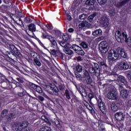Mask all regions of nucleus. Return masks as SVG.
Returning a JSON list of instances; mask_svg holds the SVG:
<instances>
[{
    "label": "nucleus",
    "mask_w": 131,
    "mask_h": 131,
    "mask_svg": "<svg viewBox=\"0 0 131 131\" xmlns=\"http://www.w3.org/2000/svg\"><path fill=\"white\" fill-rule=\"evenodd\" d=\"M6 46L8 49H10L11 51H4L3 52V56L5 58V59H9V61H6L4 62V64L7 67L9 68V69H12L13 70V68H15V69H18L19 67L17 65V61L14 60V54L15 56H17V57H20L21 53L19 50L16 48V47L10 43H7Z\"/></svg>",
    "instance_id": "f257e3e1"
},
{
    "label": "nucleus",
    "mask_w": 131,
    "mask_h": 131,
    "mask_svg": "<svg viewBox=\"0 0 131 131\" xmlns=\"http://www.w3.org/2000/svg\"><path fill=\"white\" fill-rule=\"evenodd\" d=\"M117 52L114 50H111L108 52L107 58L108 59V64L110 66H113V62L118 59L119 55L124 59L127 58V54L124 52V49L122 47H118L117 49Z\"/></svg>",
    "instance_id": "f03ea898"
},
{
    "label": "nucleus",
    "mask_w": 131,
    "mask_h": 131,
    "mask_svg": "<svg viewBox=\"0 0 131 131\" xmlns=\"http://www.w3.org/2000/svg\"><path fill=\"white\" fill-rule=\"evenodd\" d=\"M115 37L117 41L118 42H123L125 41L127 43L128 47H129L131 49V36L127 38V34H126L124 32H122L120 31H118L115 34Z\"/></svg>",
    "instance_id": "7ed1b4c3"
},
{
    "label": "nucleus",
    "mask_w": 131,
    "mask_h": 131,
    "mask_svg": "<svg viewBox=\"0 0 131 131\" xmlns=\"http://www.w3.org/2000/svg\"><path fill=\"white\" fill-rule=\"evenodd\" d=\"M29 122L28 121L25 120L22 122H13L12 123V128H14L16 131H22L23 129H25L28 127Z\"/></svg>",
    "instance_id": "20e7f679"
},
{
    "label": "nucleus",
    "mask_w": 131,
    "mask_h": 131,
    "mask_svg": "<svg viewBox=\"0 0 131 131\" xmlns=\"http://www.w3.org/2000/svg\"><path fill=\"white\" fill-rule=\"evenodd\" d=\"M84 67L86 69L89 68V72L90 73H94L96 77H99V76H100L101 69H100V66L97 63L94 62L92 68H90V65L89 64V63L84 64Z\"/></svg>",
    "instance_id": "39448f33"
},
{
    "label": "nucleus",
    "mask_w": 131,
    "mask_h": 131,
    "mask_svg": "<svg viewBox=\"0 0 131 131\" xmlns=\"http://www.w3.org/2000/svg\"><path fill=\"white\" fill-rule=\"evenodd\" d=\"M96 100L98 107L99 108L100 111L103 113V114H106V112H107V107L106 106L105 103L103 102L102 97L99 96L98 98H96Z\"/></svg>",
    "instance_id": "423d86ee"
},
{
    "label": "nucleus",
    "mask_w": 131,
    "mask_h": 131,
    "mask_svg": "<svg viewBox=\"0 0 131 131\" xmlns=\"http://www.w3.org/2000/svg\"><path fill=\"white\" fill-rule=\"evenodd\" d=\"M119 91L120 92V96H121L123 99H127L130 97L131 95L129 90L124 89L122 85H120L119 87Z\"/></svg>",
    "instance_id": "0eeeda50"
},
{
    "label": "nucleus",
    "mask_w": 131,
    "mask_h": 131,
    "mask_svg": "<svg viewBox=\"0 0 131 131\" xmlns=\"http://www.w3.org/2000/svg\"><path fill=\"white\" fill-rule=\"evenodd\" d=\"M115 117L116 120L119 121L120 123H121L119 127H122V126H123V123H122V121H124V118H125V115H124V113H122V112H117L115 115Z\"/></svg>",
    "instance_id": "6e6552de"
},
{
    "label": "nucleus",
    "mask_w": 131,
    "mask_h": 131,
    "mask_svg": "<svg viewBox=\"0 0 131 131\" xmlns=\"http://www.w3.org/2000/svg\"><path fill=\"white\" fill-rule=\"evenodd\" d=\"M99 48L101 53L106 54L109 50V44L106 41H102L99 43Z\"/></svg>",
    "instance_id": "1a4fd4ad"
},
{
    "label": "nucleus",
    "mask_w": 131,
    "mask_h": 131,
    "mask_svg": "<svg viewBox=\"0 0 131 131\" xmlns=\"http://www.w3.org/2000/svg\"><path fill=\"white\" fill-rule=\"evenodd\" d=\"M122 104L123 102L122 100H118L116 102H112L111 105L112 111H113V112H116V111H118L119 108H120V106L122 105Z\"/></svg>",
    "instance_id": "9d476101"
},
{
    "label": "nucleus",
    "mask_w": 131,
    "mask_h": 131,
    "mask_svg": "<svg viewBox=\"0 0 131 131\" xmlns=\"http://www.w3.org/2000/svg\"><path fill=\"white\" fill-rule=\"evenodd\" d=\"M83 78H84L83 82L86 84H92V78L91 77V75L90 74L89 71H88L86 70L83 71Z\"/></svg>",
    "instance_id": "9b49d317"
},
{
    "label": "nucleus",
    "mask_w": 131,
    "mask_h": 131,
    "mask_svg": "<svg viewBox=\"0 0 131 131\" xmlns=\"http://www.w3.org/2000/svg\"><path fill=\"white\" fill-rule=\"evenodd\" d=\"M72 49L75 51V53L80 56H84L85 53L81 47L76 45V44H73L72 46Z\"/></svg>",
    "instance_id": "f8f14e48"
},
{
    "label": "nucleus",
    "mask_w": 131,
    "mask_h": 131,
    "mask_svg": "<svg viewBox=\"0 0 131 131\" xmlns=\"http://www.w3.org/2000/svg\"><path fill=\"white\" fill-rule=\"evenodd\" d=\"M118 68L119 70H127L129 68V66L127 64V62L125 59H122L120 62L119 63Z\"/></svg>",
    "instance_id": "ddd939ff"
},
{
    "label": "nucleus",
    "mask_w": 131,
    "mask_h": 131,
    "mask_svg": "<svg viewBox=\"0 0 131 131\" xmlns=\"http://www.w3.org/2000/svg\"><path fill=\"white\" fill-rule=\"evenodd\" d=\"M16 79L17 80L15 83L16 88L17 89H19V91L23 90V88L25 86L24 84V80H23V79L20 77H17Z\"/></svg>",
    "instance_id": "4468645a"
},
{
    "label": "nucleus",
    "mask_w": 131,
    "mask_h": 131,
    "mask_svg": "<svg viewBox=\"0 0 131 131\" xmlns=\"http://www.w3.org/2000/svg\"><path fill=\"white\" fill-rule=\"evenodd\" d=\"M107 97L109 100H117V93L116 91L112 90L107 93Z\"/></svg>",
    "instance_id": "2eb2a0df"
},
{
    "label": "nucleus",
    "mask_w": 131,
    "mask_h": 131,
    "mask_svg": "<svg viewBox=\"0 0 131 131\" xmlns=\"http://www.w3.org/2000/svg\"><path fill=\"white\" fill-rule=\"evenodd\" d=\"M100 23L103 27L106 28L109 26V19L107 16H103L101 18Z\"/></svg>",
    "instance_id": "dca6fc26"
},
{
    "label": "nucleus",
    "mask_w": 131,
    "mask_h": 131,
    "mask_svg": "<svg viewBox=\"0 0 131 131\" xmlns=\"http://www.w3.org/2000/svg\"><path fill=\"white\" fill-rule=\"evenodd\" d=\"M117 80L119 83V88L120 86V85H122V86H123V85H126V83H127L125 78H124L123 76L118 77L117 78Z\"/></svg>",
    "instance_id": "f3484780"
},
{
    "label": "nucleus",
    "mask_w": 131,
    "mask_h": 131,
    "mask_svg": "<svg viewBox=\"0 0 131 131\" xmlns=\"http://www.w3.org/2000/svg\"><path fill=\"white\" fill-rule=\"evenodd\" d=\"M3 84H6L7 86L4 87V89H5V90H11V89H13V90L15 89V88H17L16 87V84L14 83L13 82H8L7 83L6 82H4V83H3ZM13 85H14V87L13 86Z\"/></svg>",
    "instance_id": "a211bd4d"
},
{
    "label": "nucleus",
    "mask_w": 131,
    "mask_h": 131,
    "mask_svg": "<svg viewBox=\"0 0 131 131\" xmlns=\"http://www.w3.org/2000/svg\"><path fill=\"white\" fill-rule=\"evenodd\" d=\"M28 29L29 31L32 33V36H33L34 35V32L36 31V27L35 26V25L34 24H30L28 26Z\"/></svg>",
    "instance_id": "6ab92c4d"
},
{
    "label": "nucleus",
    "mask_w": 131,
    "mask_h": 131,
    "mask_svg": "<svg viewBox=\"0 0 131 131\" xmlns=\"http://www.w3.org/2000/svg\"><path fill=\"white\" fill-rule=\"evenodd\" d=\"M78 92H79V94H80L81 96L83 97H86L88 96V93L85 91V89H83L82 86H80L77 88Z\"/></svg>",
    "instance_id": "aec40b11"
},
{
    "label": "nucleus",
    "mask_w": 131,
    "mask_h": 131,
    "mask_svg": "<svg viewBox=\"0 0 131 131\" xmlns=\"http://www.w3.org/2000/svg\"><path fill=\"white\" fill-rule=\"evenodd\" d=\"M50 95H53V96H59V88L56 86H53L51 90Z\"/></svg>",
    "instance_id": "412c9836"
},
{
    "label": "nucleus",
    "mask_w": 131,
    "mask_h": 131,
    "mask_svg": "<svg viewBox=\"0 0 131 131\" xmlns=\"http://www.w3.org/2000/svg\"><path fill=\"white\" fill-rule=\"evenodd\" d=\"M42 88L44 89L46 92H47L49 94H51L52 92V90L53 89V85H47V84H43Z\"/></svg>",
    "instance_id": "4be33fe9"
},
{
    "label": "nucleus",
    "mask_w": 131,
    "mask_h": 131,
    "mask_svg": "<svg viewBox=\"0 0 131 131\" xmlns=\"http://www.w3.org/2000/svg\"><path fill=\"white\" fill-rule=\"evenodd\" d=\"M95 106H96L95 104H89L86 105L87 109L90 111L92 115H95V114H96V112H95V110H94V109H95Z\"/></svg>",
    "instance_id": "5701e85b"
},
{
    "label": "nucleus",
    "mask_w": 131,
    "mask_h": 131,
    "mask_svg": "<svg viewBox=\"0 0 131 131\" xmlns=\"http://www.w3.org/2000/svg\"><path fill=\"white\" fill-rule=\"evenodd\" d=\"M103 33V31H102V30L101 29H96L93 31L92 35L94 36H95V37H97L98 36H101Z\"/></svg>",
    "instance_id": "b1692460"
},
{
    "label": "nucleus",
    "mask_w": 131,
    "mask_h": 131,
    "mask_svg": "<svg viewBox=\"0 0 131 131\" xmlns=\"http://www.w3.org/2000/svg\"><path fill=\"white\" fill-rule=\"evenodd\" d=\"M71 49H72V46L71 47L68 46L67 48H64L63 51L67 55L71 56L73 54V51Z\"/></svg>",
    "instance_id": "393cba45"
},
{
    "label": "nucleus",
    "mask_w": 131,
    "mask_h": 131,
    "mask_svg": "<svg viewBox=\"0 0 131 131\" xmlns=\"http://www.w3.org/2000/svg\"><path fill=\"white\" fill-rule=\"evenodd\" d=\"M130 0H123L122 2H119L117 3V8H120L121 7H123L124 5H126V4L129 2Z\"/></svg>",
    "instance_id": "a878e982"
},
{
    "label": "nucleus",
    "mask_w": 131,
    "mask_h": 131,
    "mask_svg": "<svg viewBox=\"0 0 131 131\" xmlns=\"http://www.w3.org/2000/svg\"><path fill=\"white\" fill-rule=\"evenodd\" d=\"M5 29L0 28V41L5 42V39H4V35H5Z\"/></svg>",
    "instance_id": "bb28decb"
},
{
    "label": "nucleus",
    "mask_w": 131,
    "mask_h": 131,
    "mask_svg": "<svg viewBox=\"0 0 131 131\" xmlns=\"http://www.w3.org/2000/svg\"><path fill=\"white\" fill-rule=\"evenodd\" d=\"M15 118H16V115L13 113H10L7 115L6 116V119L8 121H10V122L12 121V120Z\"/></svg>",
    "instance_id": "cd10ccee"
},
{
    "label": "nucleus",
    "mask_w": 131,
    "mask_h": 131,
    "mask_svg": "<svg viewBox=\"0 0 131 131\" xmlns=\"http://www.w3.org/2000/svg\"><path fill=\"white\" fill-rule=\"evenodd\" d=\"M50 42H51L52 47L54 49H58V44L55 39H54V37H52L51 39H49Z\"/></svg>",
    "instance_id": "c85d7f7f"
},
{
    "label": "nucleus",
    "mask_w": 131,
    "mask_h": 131,
    "mask_svg": "<svg viewBox=\"0 0 131 131\" xmlns=\"http://www.w3.org/2000/svg\"><path fill=\"white\" fill-rule=\"evenodd\" d=\"M41 37L43 38V39H46V38H47V39H49V40H50V39H52V36L51 35H49V34L45 32L42 33Z\"/></svg>",
    "instance_id": "c756f323"
},
{
    "label": "nucleus",
    "mask_w": 131,
    "mask_h": 131,
    "mask_svg": "<svg viewBox=\"0 0 131 131\" xmlns=\"http://www.w3.org/2000/svg\"><path fill=\"white\" fill-rule=\"evenodd\" d=\"M33 64L34 66H36V67H40V66H41V63L39 60V58L33 59Z\"/></svg>",
    "instance_id": "7c9ffc66"
},
{
    "label": "nucleus",
    "mask_w": 131,
    "mask_h": 131,
    "mask_svg": "<svg viewBox=\"0 0 131 131\" xmlns=\"http://www.w3.org/2000/svg\"><path fill=\"white\" fill-rule=\"evenodd\" d=\"M100 66L101 68H103L104 70H107L108 69V66L107 65L106 61H100Z\"/></svg>",
    "instance_id": "2f4dec72"
},
{
    "label": "nucleus",
    "mask_w": 131,
    "mask_h": 131,
    "mask_svg": "<svg viewBox=\"0 0 131 131\" xmlns=\"http://www.w3.org/2000/svg\"><path fill=\"white\" fill-rule=\"evenodd\" d=\"M54 124L56 125V127L58 128V129L61 130L62 129V124L59 120L56 119L54 121Z\"/></svg>",
    "instance_id": "473e14b6"
},
{
    "label": "nucleus",
    "mask_w": 131,
    "mask_h": 131,
    "mask_svg": "<svg viewBox=\"0 0 131 131\" xmlns=\"http://www.w3.org/2000/svg\"><path fill=\"white\" fill-rule=\"evenodd\" d=\"M125 105L127 108H130L131 107V96L126 100Z\"/></svg>",
    "instance_id": "72a5a7b5"
},
{
    "label": "nucleus",
    "mask_w": 131,
    "mask_h": 131,
    "mask_svg": "<svg viewBox=\"0 0 131 131\" xmlns=\"http://www.w3.org/2000/svg\"><path fill=\"white\" fill-rule=\"evenodd\" d=\"M56 57H58V58L63 60V59H64V54H63L61 51L58 50H57Z\"/></svg>",
    "instance_id": "f704fd0d"
},
{
    "label": "nucleus",
    "mask_w": 131,
    "mask_h": 131,
    "mask_svg": "<svg viewBox=\"0 0 131 131\" xmlns=\"http://www.w3.org/2000/svg\"><path fill=\"white\" fill-rule=\"evenodd\" d=\"M98 15V13L94 12L88 17V20L90 22H93L94 18Z\"/></svg>",
    "instance_id": "c9c22d12"
},
{
    "label": "nucleus",
    "mask_w": 131,
    "mask_h": 131,
    "mask_svg": "<svg viewBox=\"0 0 131 131\" xmlns=\"http://www.w3.org/2000/svg\"><path fill=\"white\" fill-rule=\"evenodd\" d=\"M59 43L61 47H62V48H64V49H66V48L70 47V44L67 43L66 41H61Z\"/></svg>",
    "instance_id": "e433bc0d"
},
{
    "label": "nucleus",
    "mask_w": 131,
    "mask_h": 131,
    "mask_svg": "<svg viewBox=\"0 0 131 131\" xmlns=\"http://www.w3.org/2000/svg\"><path fill=\"white\" fill-rule=\"evenodd\" d=\"M96 3V0H86L85 5L86 6H94Z\"/></svg>",
    "instance_id": "4c0bfd02"
},
{
    "label": "nucleus",
    "mask_w": 131,
    "mask_h": 131,
    "mask_svg": "<svg viewBox=\"0 0 131 131\" xmlns=\"http://www.w3.org/2000/svg\"><path fill=\"white\" fill-rule=\"evenodd\" d=\"M0 10L2 13H7L8 10H9V7L5 5H2L0 7Z\"/></svg>",
    "instance_id": "58836bf2"
},
{
    "label": "nucleus",
    "mask_w": 131,
    "mask_h": 131,
    "mask_svg": "<svg viewBox=\"0 0 131 131\" xmlns=\"http://www.w3.org/2000/svg\"><path fill=\"white\" fill-rule=\"evenodd\" d=\"M58 89L61 91V95H63L64 94V91H65V85L60 83L58 85Z\"/></svg>",
    "instance_id": "ea45409f"
},
{
    "label": "nucleus",
    "mask_w": 131,
    "mask_h": 131,
    "mask_svg": "<svg viewBox=\"0 0 131 131\" xmlns=\"http://www.w3.org/2000/svg\"><path fill=\"white\" fill-rule=\"evenodd\" d=\"M8 112H9V111H8V110L7 109L3 110L1 114V117H2L3 118L6 117V116H7V115L8 114Z\"/></svg>",
    "instance_id": "a19ab883"
},
{
    "label": "nucleus",
    "mask_w": 131,
    "mask_h": 131,
    "mask_svg": "<svg viewBox=\"0 0 131 131\" xmlns=\"http://www.w3.org/2000/svg\"><path fill=\"white\" fill-rule=\"evenodd\" d=\"M31 56L32 58H33V59H38L39 58V56L37 54V53L35 52H32L31 53Z\"/></svg>",
    "instance_id": "79ce46f5"
},
{
    "label": "nucleus",
    "mask_w": 131,
    "mask_h": 131,
    "mask_svg": "<svg viewBox=\"0 0 131 131\" xmlns=\"http://www.w3.org/2000/svg\"><path fill=\"white\" fill-rule=\"evenodd\" d=\"M76 70L77 73H80V72H82V66L80 64H78L76 67Z\"/></svg>",
    "instance_id": "37998d69"
},
{
    "label": "nucleus",
    "mask_w": 131,
    "mask_h": 131,
    "mask_svg": "<svg viewBox=\"0 0 131 131\" xmlns=\"http://www.w3.org/2000/svg\"><path fill=\"white\" fill-rule=\"evenodd\" d=\"M40 131H52V129L51 128V127H49L48 126H44L40 128Z\"/></svg>",
    "instance_id": "c03bdc74"
},
{
    "label": "nucleus",
    "mask_w": 131,
    "mask_h": 131,
    "mask_svg": "<svg viewBox=\"0 0 131 131\" xmlns=\"http://www.w3.org/2000/svg\"><path fill=\"white\" fill-rule=\"evenodd\" d=\"M35 91H36V92H37V93H38L39 94H42L43 93L42 88L38 85H37V86L36 87V89H35Z\"/></svg>",
    "instance_id": "a18cd8bd"
},
{
    "label": "nucleus",
    "mask_w": 131,
    "mask_h": 131,
    "mask_svg": "<svg viewBox=\"0 0 131 131\" xmlns=\"http://www.w3.org/2000/svg\"><path fill=\"white\" fill-rule=\"evenodd\" d=\"M112 75H118V68H114L112 72Z\"/></svg>",
    "instance_id": "49530a36"
},
{
    "label": "nucleus",
    "mask_w": 131,
    "mask_h": 131,
    "mask_svg": "<svg viewBox=\"0 0 131 131\" xmlns=\"http://www.w3.org/2000/svg\"><path fill=\"white\" fill-rule=\"evenodd\" d=\"M80 46L83 49H88L89 48V45H88V43L84 41H82L80 43Z\"/></svg>",
    "instance_id": "de8ad7c7"
},
{
    "label": "nucleus",
    "mask_w": 131,
    "mask_h": 131,
    "mask_svg": "<svg viewBox=\"0 0 131 131\" xmlns=\"http://www.w3.org/2000/svg\"><path fill=\"white\" fill-rule=\"evenodd\" d=\"M57 51L55 49H50L49 52L51 54V55H52L53 56H55L56 57L57 55Z\"/></svg>",
    "instance_id": "09e8293b"
},
{
    "label": "nucleus",
    "mask_w": 131,
    "mask_h": 131,
    "mask_svg": "<svg viewBox=\"0 0 131 131\" xmlns=\"http://www.w3.org/2000/svg\"><path fill=\"white\" fill-rule=\"evenodd\" d=\"M95 97V95H94V93H89L88 95V98H89V101L90 103L92 102V99H94Z\"/></svg>",
    "instance_id": "8fccbe9b"
},
{
    "label": "nucleus",
    "mask_w": 131,
    "mask_h": 131,
    "mask_svg": "<svg viewBox=\"0 0 131 131\" xmlns=\"http://www.w3.org/2000/svg\"><path fill=\"white\" fill-rule=\"evenodd\" d=\"M97 2L100 6H104L106 4L107 0H97Z\"/></svg>",
    "instance_id": "3c124183"
},
{
    "label": "nucleus",
    "mask_w": 131,
    "mask_h": 131,
    "mask_svg": "<svg viewBox=\"0 0 131 131\" xmlns=\"http://www.w3.org/2000/svg\"><path fill=\"white\" fill-rule=\"evenodd\" d=\"M24 21L26 23H31V22H32V19H31L30 17L27 16L25 18Z\"/></svg>",
    "instance_id": "603ef678"
},
{
    "label": "nucleus",
    "mask_w": 131,
    "mask_h": 131,
    "mask_svg": "<svg viewBox=\"0 0 131 131\" xmlns=\"http://www.w3.org/2000/svg\"><path fill=\"white\" fill-rule=\"evenodd\" d=\"M18 21L17 20H15V23H16L17 25H20V26L23 25V20H22V19L19 18Z\"/></svg>",
    "instance_id": "864d4df0"
},
{
    "label": "nucleus",
    "mask_w": 131,
    "mask_h": 131,
    "mask_svg": "<svg viewBox=\"0 0 131 131\" xmlns=\"http://www.w3.org/2000/svg\"><path fill=\"white\" fill-rule=\"evenodd\" d=\"M126 77H127L129 82L131 83V72H126Z\"/></svg>",
    "instance_id": "5fc2aeb1"
},
{
    "label": "nucleus",
    "mask_w": 131,
    "mask_h": 131,
    "mask_svg": "<svg viewBox=\"0 0 131 131\" xmlns=\"http://www.w3.org/2000/svg\"><path fill=\"white\" fill-rule=\"evenodd\" d=\"M65 94H66V96L67 99L68 100H70L71 97H70V94H69V91L68 90H66L65 91Z\"/></svg>",
    "instance_id": "6e6d98bb"
},
{
    "label": "nucleus",
    "mask_w": 131,
    "mask_h": 131,
    "mask_svg": "<svg viewBox=\"0 0 131 131\" xmlns=\"http://www.w3.org/2000/svg\"><path fill=\"white\" fill-rule=\"evenodd\" d=\"M75 75L78 80H81V75H80V74H79L78 73H75Z\"/></svg>",
    "instance_id": "4d7b16f0"
},
{
    "label": "nucleus",
    "mask_w": 131,
    "mask_h": 131,
    "mask_svg": "<svg viewBox=\"0 0 131 131\" xmlns=\"http://www.w3.org/2000/svg\"><path fill=\"white\" fill-rule=\"evenodd\" d=\"M62 39L64 41H67L69 39V36H68V35H63L62 36Z\"/></svg>",
    "instance_id": "13d9d810"
},
{
    "label": "nucleus",
    "mask_w": 131,
    "mask_h": 131,
    "mask_svg": "<svg viewBox=\"0 0 131 131\" xmlns=\"http://www.w3.org/2000/svg\"><path fill=\"white\" fill-rule=\"evenodd\" d=\"M21 91H23L22 92H18L17 93V95L19 96V97H23V96H24L25 95V93H24V89H23V90H21Z\"/></svg>",
    "instance_id": "bf43d9fd"
},
{
    "label": "nucleus",
    "mask_w": 131,
    "mask_h": 131,
    "mask_svg": "<svg viewBox=\"0 0 131 131\" xmlns=\"http://www.w3.org/2000/svg\"><path fill=\"white\" fill-rule=\"evenodd\" d=\"M110 15L111 16H115V10H110Z\"/></svg>",
    "instance_id": "052dcab7"
},
{
    "label": "nucleus",
    "mask_w": 131,
    "mask_h": 131,
    "mask_svg": "<svg viewBox=\"0 0 131 131\" xmlns=\"http://www.w3.org/2000/svg\"><path fill=\"white\" fill-rule=\"evenodd\" d=\"M79 18L81 20H84L85 19V15L84 14H81L79 15Z\"/></svg>",
    "instance_id": "680f3d73"
},
{
    "label": "nucleus",
    "mask_w": 131,
    "mask_h": 131,
    "mask_svg": "<svg viewBox=\"0 0 131 131\" xmlns=\"http://www.w3.org/2000/svg\"><path fill=\"white\" fill-rule=\"evenodd\" d=\"M30 85L31 88H32V89H33V90H34L35 91L36 89V87L37 86V85L33 84V83L30 84Z\"/></svg>",
    "instance_id": "e2e57ef3"
},
{
    "label": "nucleus",
    "mask_w": 131,
    "mask_h": 131,
    "mask_svg": "<svg viewBox=\"0 0 131 131\" xmlns=\"http://www.w3.org/2000/svg\"><path fill=\"white\" fill-rule=\"evenodd\" d=\"M38 99L41 102H43V101H45V98L41 96H38Z\"/></svg>",
    "instance_id": "0e129e2a"
},
{
    "label": "nucleus",
    "mask_w": 131,
    "mask_h": 131,
    "mask_svg": "<svg viewBox=\"0 0 131 131\" xmlns=\"http://www.w3.org/2000/svg\"><path fill=\"white\" fill-rule=\"evenodd\" d=\"M36 24L37 25H38L40 27L41 29H42V27L41 26V23L40 21V20H38L36 22Z\"/></svg>",
    "instance_id": "69168bd1"
},
{
    "label": "nucleus",
    "mask_w": 131,
    "mask_h": 131,
    "mask_svg": "<svg viewBox=\"0 0 131 131\" xmlns=\"http://www.w3.org/2000/svg\"><path fill=\"white\" fill-rule=\"evenodd\" d=\"M107 83V84L108 85H112V84L113 83V80H108Z\"/></svg>",
    "instance_id": "338daca9"
},
{
    "label": "nucleus",
    "mask_w": 131,
    "mask_h": 131,
    "mask_svg": "<svg viewBox=\"0 0 131 131\" xmlns=\"http://www.w3.org/2000/svg\"><path fill=\"white\" fill-rule=\"evenodd\" d=\"M85 23H86L85 21H82L81 23V28H83V27H85Z\"/></svg>",
    "instance_id": "774afa93"
}]
</instances>
